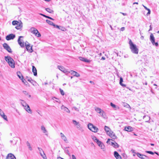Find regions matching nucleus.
Returning a JSON list of instances; mask_svg holds the SVG:
<instances>
[{"mask_svg":"<svg viewBox=\"0 0 159 159\" xmlns=\"http://www.w3.org/2000/svg\"><path fill=\"white\" fill-rule=\"evenodd\" d=\"M28 81L31 83H32V82H34V80L32 79H28Z\"/></svg>","mask_w":159,"mask_h":159,"instance_id":"nucleus-49","label":"nucleus"},{"mask_svg":"<svg viewBox=\"0 0 159 159\" xmlns=\"http://www.w3.org/2000/svg\"><path fill=\"white\" fill-rule=\"evenodd\" d=\"M125 107H126L127 108L130 107V106L127 103H126V105L125 106Z\"/></svg>","mask_w":159,"mask_h":159,"instance_id":"nucleus-52","label":"nucleus"},{"mask_svg":"<svg viewBox=\"0 0 159 159\" xmlns=\"http://www.w3.org/2000/svg\"><path fill=\"white\" fill-rule=\"evenodd\" d=\"M23 36H20L18 39V42L19 45L22 48L24 47V42H22L21 41H23V40L20 39L21 38H23Z\"/></svg>","mask_w":159,"mask_h":159,"instance_id":"nucleus-10","label":"nucleus"},{"mask_svg":"<svg viewBox=\"0 0 159 159\" xmlns=\"http://www.w3.org/2000/svg\"><path fill=\"white\" fill-rule=\"evenodd\" d=\"M7 159H16L15 156L11 153L8 154L7 157Z\"/></svg>","mask_w":159,"mask_h":159,"instance_id":"nucleus-17","label":"nucleus"},{"mask_svg":"<svg viewBox=\"0 0 159 159\" xmlns=\"http://www.w3.org/2000/svg\"><path fill=\"white\" fill-rule=\"evenodd\" d=\"M59 90L60 92V93L63 96L65 94L64 92V91L61 89H59Z\"/></svg>","mask_w":159,"mask_h":159,"instance_id":"nucleus-38","label":"nucleus"},{"mask_svg":"<svg viewBox=\"0 0 159 159\" xmlns=\"http://www.w3.org/2000/svg\"><path fill=\"white\" fill-rule=\"evenodd\" d=\"M72 159H76L75 156L74 155H72Z\"/></svg>","mask_w":159,"mask_h":159,"instance_id":"nucleus-53","label":"nucleus"},{"mask_svg":"<svg viewBox=\"0 0 159 159\" xmlns=\"http://www.w3.org/2000/svg\"><path fill=\"white\" fill-rule=\"evenodd\" d=\"M2 115V117L5 120H7V116H6L4 115V114H3Z\"/></svg>","mask_w":159,"mask_h":159,"instance_id":"nucleus-39","label":"nucleus"},{"mask_svg":"<svg viewBox=\"0 0 159 159\" xmlns=\"http://www.w3.org/2000/svg\"><path fill=\"white\" fill-rule=\"evenodd\" d=\"M46 18L49 19H50V20H54V19L53 18H52V17H50V16H47L46 17Z\"/></svg>","mask_w":159,"mask_h":159,"instance_id":"nucleus-46","label":"nucleus"},{"mask_svg":"<svg viewBox=\"0 0 159 159\" xmlns=\"http://www.w3.org/2000/svg\"><path fill=\"white\" fill-rule=\"evenodd\" d=\"M38 148L39 150V152L40 154V153H42V152L43 153V152H44L42 148H39V147H38Z\"/></svg>","mask_w":159,"mask_h":159,"instance_id":"nucleus-40","label":"nucleus"},{"mask_svg":"<svg viewBox=\"0 0 159 159\" xmlns=\"http://www.w3.org/2000/svg\"><path fill=\"white\" fill-rule=\"evenodd\" d=\"M88 127L90 130L93 132H97L98 130V129L97 127L91 123H89L88 125Z\"/></svg>","mask_w":159,"mask_h":159,"instance_id":"nucleus-3","label":"nucleus"},{"mask_svg":"<svg viewBox=\"0 0 159 159\" xmlns=\"http://www.w3.org/2000/svg\"><path fill=\"white\" fill-rule=\"evenodd\" d=\"M53 26H54V27H56L57 28H59V29H60L59 26L57 25H56L55 24V25H53Z\"/></svg>","mask_w":159,"mask_h":159,"instance_id":"nucleus-50","label":"nucleus"},{"mask_svg":"<svg viewBox=\"0 0 159 159\" xmlns=\"http://www.w3.org/2000/svg\"><path fill=\"white\" fill-rule=\"evenodd\" d=\"M125 28L124 27H122L120 29V30L121 31H123L125 30Z\"/></svg>","mask_w":159,"mask_h":159,"instance_id":"nucleus-55","label":"nucleus"},{"mask_svg":"<svg viewBox=\"0 0 159 159\" xmlns=\"http://www.w3.org/2000/svg\"><path fill=\"white\" fill-rule=\"evenodd\" d=\"M23 93L25 95L28 94V93L26 91H23Z\"/></svg>","mask_w":159,"mask_h":159,"instance_id":"nucleus-48","label":"nucleus"},{"mask_svg":"<svg viewBox=\"0 0 159 159\" xmlns=\"http://www.w3.org/2000/svg\"><path fill=\"white\" fill-rule=\"evenodd\" d=\"M129 44L131 52L134 54H138L139 52V49L137 47L136 45L134 44L130 39L129 41Z\"/></svg>","mask_w":159,"mask_h":159,"instance_id":"nucleus-1","label":"nucleus"},{"mask_svg":"<svg viewBox=\"0 0 159 159\" xmlns=\"http://www.w3.org/2000/svg\"><path fill=\"white\" fill-rule=\"evenodd\" d=\"M17 76L22 81L23 83H24L25 85H27V84L25 83L24 81L25 80L24 79V77L20 71H17Z\"/></svg>","mask_w":159,"mask_h":159,"instance_id":"nucleus-7","label":"nucleus"},{"mask_svg":"<svg viewBox=\"0 0 159 159\" xmlns=\"http://www.w3.org/2000/svg\"><path fill=\"white\" fill-rule=\"evenodd\" d=\"M25 47L26 49L29 52H33V50L32 49V46H31L30 44H26V43Z\"/></svg>","mask_w":159,"mask_h":159,"instance_id":"nucleus-12","label":"nucleus"},{"mask_svg":"<svg viewBox=\"0 0 159 159\" xmlns=\"http://www.w3.org/2000/svg\"><path fill=\"white\" fill-rule=\"evenodd\" d=\"M68 148V147H66L64 148V151L65 153H66V154H67L68 155H70L69 151L67 149Z\"/></svg>","mask_w":159,"mask_h":159,"instance_id":"nucleus-35","label":"nucleus"},{"mask_svg":"<svg viewBox=\"0 0 159 159\" xmlns=\"http://www.w3.org/2000/svg\"><path fill=\"white\" fill-rule=\"evenodd\" d=\"M96 142L98 145L102 149L104 148V146L101 141L98 140Z\"/></svg>","mask_w":159,"mask_h":159,"instance_id":"nucleus-16","label":"nucleus"},{"mask_svg":"<svg viewBox=\"0 0 159 159\" xmlns=\"http://www.w3.org/2000/svg\"><path fill=\"white\" fill-rule=\"evenodd\" d=\"M61 136V139L64 141H67V139L66 137V136L64 135V134L62 133H60Z\"/></svg>","mask_w":159,"mask_h":159,"instance_id":"nucleus-29","label":"nucleus"},{"mask_svg":"<svg viewBox=\"0 0 159 159\" xmlns=\"http://www.w3.org/2000/svg\"><path fill=\"white\" fill-rule=\"evenodd\" d=\"M101 59L103 60H104L105 59V58L104 57H102Z\"/></svg>","mask_w":159,"mask_h":159,"instance_id":"nucleus-60","label":"nucleus"},{"mask_svg":"<svg viewBox=\"0 0 159 159\" xmlns=\"http://www.w3.org/2000/svg\"><path fill=\"white\" fill-rule=\"evenodd\" d=\"M3 46L4 48L8 52L10 53H11L12 52L11 48L7 43H4L3 44Z\"/></svg>","mask_w":159,"mask_h":159,"instance_id":"nucleus-8","label":"nucleus"},{"mask_svg":"<svg viewBox=\"0 0 159 159\" xmlns=\"http://www.w3.org/2000/svg\"><path fill=\"white\" fill-rule=\"evenodd\" d=\"M95 110L97 112L99 113L101 116H103V112L100 108L97 107L95 108Z\"/></svg>","mask_w":159,"mask_h":159,"instance_id":"nucleus-21","label":"nucleus"},{"mask_svg":"<svg viewBox=\"0 0 159 159\" xmlns=\"http://www.w3.org/2000/svg\"><path fill=\"white\" fill-rule=\"evenodd\" d=\"M16 37V35L15 34H11L7 35L6 37V39L9 41L11 39H13Z\"/></svg>","mask_w":159,"mask_h":159,"instance_id":"nucleus-6","label":"nucleus"},{"mask_svg":"<svg viewBox=\"0 0 159 159\" xmlns=\"http://www.w3.org/2000/svg\"><path fill=\"white\" fill-rule=\"evenodd\" d=\"M107 143L111 144V145L115 148L118 147V144L115 141L111 139H108L107 142Z\"/></svg>","mask_w":159,"mask_h":159,"instance_id":"nucleus-5","label":"nucleus"},{"mask_svg":"<svg viewBox=\"0 0 159 159\" xmlns=\"http://www.w3.org/2000/svg\"><path fill=\"white\" fill-rule=\"evenodd\" d=\"M104 129L107 134H109V132H110V131H111L110 128L106 126H105Z\"/></svg>","mask_w":159,"mask_h":159,"instance_id":"nucleus-26","label":"nucleus"},{"mask_svg":"<svg viewBox=\"0 0 159 159\" xmlns=\"http://www.w3.org/2000/svg\"><path fill=\"white\" fill-rule=\"evenodd\" d=\"M19 23V22L17 21L14 20L12 22V24L13 25H18Z\"/></svg>","mask_w":159,"mask_h":159,"instance_id":"nucleus-36","label":"nucleus"},{"mask_svg":"<svg viewBox=\"0 0 159 159\" xmlns=\"http://www.w3.org/2000/svg\"><path fill=\"white\" fill-rule=\"evenodd\" d=\"M22 27V22L19 23L16 26L15 28L17 30H19Z\"/></svg>","mask_w":159,"mask_h":159,"instance_id":"nucleus-27","label":"nucleus"},{"mask_svg":"<svg viewBox=\"0 0 159 159\" xmlns=\"http://www.w3.org/2000/svg\"><path fill=\"white\" fill-rule=\"evenodd\" d=\"M107 135H109L110 137H111V138L113 139H115L117 138V137L116 136L114 133L112 131H110V132H109V134H108Z\"/></svg>","mask_w":159,"mask_h":159,"instance_id":"nucleus-13","label":"nucleus"},{"mask_svg":"<svg viewBox=\"0 0 159 159\" xmlns=\"http://www.w3.org/2000/svg\"><path fill=\"white\" fill-rule=\"evenodd\" d=\"M150 40L152 43H153L155 41V38L152 34H151L150 35Z\"/></svg>","mask_w":159,"mask_h":159,"instance_id":"nucleus-25","label":"nucleus"},{"mask_svg":"<svg viewBox=\"0 0 159 159\" xmlns=\"http://www.w3.org/2000/svg\"><path fill=\"white\" fill-rule=\"evenodd\" d=\"M32 72L34 73V76H37V70L36 68L34 66H32Z\"/></svg>","mask_w":159,"mask_h":159,"instance_id":"nucleus-24","label":"nucleus"},{"mask_svg":"<svg viewBox=\"0 0 159 159\" xmlns=\"http://www.w3.org/2000/svg\"><path fill=\"white\" fill-rule=\"evenodd\" d=\"M121 14H122L124 16L127 15V14L126 13H122V12H121Z\"/></svg>","mask_w":159,"mask_h":159,"instance_id":"nucleus-59","label":"nucleus"},{"mask_svg":"<svg viewBox=\"0 0 159 159\" xmlns=\"http://www.w3.org/2000/svg\"><path fill=\"white\" fill-rule=\"evenodd\" d=\"M144 38V37L143 36H142L141 37V39H143Z\"/></svg>","mask_w":159,"mask_h":159,"instance_id":"nucleus-64","label":"nucleus"},{"mask_svg":"<svg viewBox=\"0 0 159 159\" xmlns=\"http://www.w3.org/2000/svg\"><path fill=\"white\" fill-rule=\"evenodd\" d=\"M110 28H111V30H113V28H112V26H111V25H110Z\"/></svg>","mask_w":159,"mask_h":159,"instance_id":"nucleus-63","label":"nucleus"},{"mask_svg":"<svg viewBox=\"0 0 159 159\" xmlns=\"http://www.w3.org/2000/svg\"><path fill=\"white\" fill-rule=\"evenodd\" d=\"M143 84H145V85H147V82L146 81L145 83H143Z\"/></svg>","mask_w":159,"mask_h":159,"instance_id":"nucleus-61","label":"nucleus"},{"mask_svg":"<svg viewBox=\"0 0 159 159\" xmlns=\"http://www.w3.org/2000/svg\"><path fill=\"white\" fill-rule=\"evenodd\" d=\"M20 101H21V103L22 105L24 107H25L27 106L28 105L27 103L25 102L22 100H20Z\"/></svg>","mask_w":159,"mask_h":159,"instance_id":"nucleus-28","label":"nucleus"},{"mask_svg":"<svg viewBox=\"0 0 159 159\" xmlns=\"http://www.w3.org/2000/svg\"><path fill=\"white\" fill-rule=\"evenodd\" d=\"M148 12L147 13V15H148V14H150V12H151V11L149 9L148 10Z\"/></svg>","mask_w":159,"mask_h":159,"instance_id":"nucleus-56","label":"nucleus"},{"mask_svg":"<svg viewBox=\"0 0 159 159\" xmlns=\"http://www.w3.org/2000/svg\"><path fill=\"white\" fill-rule=\"evenodd\" d=\"M73 123L74 125H79V122L76 121V120H72Z\"/></svg>","mask_w":159,"mask_h":159,"instance_id":"nucleus-37","label":"nucleus"},{"mask_svg":"<svg viewBox=\"0 0 159 159\" xmlns=\"http://www.w3.org/2000/svg\"><path fill=\"white\" fill-rule=\"evenodd\" d=\"M110 105L113 107V108H116V106L113 104L112 103V102H111L110 103Z\"/></svg>","mask_w":159,"mask_h":159,"instance_id":"nucleus-42","label":"nucleus"},{"mask_svg":"<svg viewBox=\"0 0 159 159\" xmlns=\"http://www.w3.org/2000/svg\"><path fill=\"white\" fill-rule=\"evenodd\" d=\"M146 152L147 153L152 154L153 155L154 154V153L151 151H146Z\"/></svg>","mask_w":159,"mask_h":159,"instance_id":"nucleus-41","label":"nucleus"},{"mask_svg":"<svg viewBox=\"0 0 159 159\" xmlns=\"http://www.w3.org/2000/svg\"><path fill=\"white\" fill-rule=\"evenodd\" d=\"M3 114H4L3 112L1 109H0V115L1 116H2Z\"/></svg>","mask_w":159,"mask_h":159,"instance_id":"nucleus-47","label":"nucleus"},{"mask_svg":"<svg viewBox=\"0 0 159 159\" xmlns=\"http://www.w3.org/2000/svg\"><path fill=\"white\" fill-rule=\"evenodd\" d=\"M114 155L116 159H122L121 156L116 151H115L114 152Z\"/></svg>","mask_w":159,"mask_h":159,"instance_id":"nucleus-14","label":"nucleus"},{"mask_svg":"<svg viewBox=\"0 0 159 159\" xmlns=\"http://www.w3.org/2000/svg\"><path fill=\"white\" fill-rule=\"evenodd\" d=\"M93 139L95 142L97 141L98 139H97L95 137H93Z\"/></svg>","mask_w":159,"mask_h":159,"instance_id":"nucleus-43","label":"nucleus"},{"mask_svg":"<svg viewBox=\"0 0 159 159\" xmlns=\"http://www.w3.org/2000/svg\"><path fill=\"white\" fill-rule=\"evenodd\" d=\"M45 9L46 11H47V12H48L49 13H53L54 12L51 9L49 8H45Z\"/></svg>","mask_w":159,"mask_h":159,"instance_id":"nucleus-30","label":"nucleus"},{"mask_svg":"<svg viewBox=\"0 0 159 159\" xmlns=\"http://www.w3.org/2000/svg\"><path fill=\"white\" fill-rule=\"evenodd\" d=\"M30 31L32 33L35 34L36 36L39 37L41 36L38 30L34 27H32L30 29Z\"/></svg>","mask_w":159,"mask_h":159,"instance_id":"nucleus-4","label":"nucleus"},{"mask_svg":"<svg viewBox=\"0 0 159 159\" xmlns=\"http://www.w3.org/2000/svg\"><path fill=\"white\" fill-rule=\"evenodd\" d=\"M124 130L129 132H130L133 130V128L131 126H128L125 127V128Z\"/></svg>","mask_w":159,"mask_h":159,"instance_id":"nucleus-22","label":"nucleus"},{"mask_svg":"<svg viewBox=\"0 0 159 159\" xmlns=\"http://www.w3.org/2000/svg\"><path fill=\"white\" fill-rule=\"evenodd\" d=\"M138 4V3L137 2H135L133 3V4Z\"/></svg>","mask_w":159,"mask_h":159,"instance_id":"nucleus-62","label":"nucleus"},{"mask_svg":"<svg viewBox=\"0 0 159 159\" xmlns=\"http://www.w3.org/2000/svg\"><path fill=\"white\" fill-rule=\"evenodd\" d=\"M46 21L47 23L48 24H49L50 25H52V26L55 25L54 24L52 21H51L49 20H46Z\"/></svg>","mask_w":159,"mask_h":159,"instance_id":"nucleus-32","label":"nucleus"},{"mask_svg":"<svg viewBox=\"0 0 159 159\" xmlns=\"http://www.w3.org/2000/svg\"><path fill=\"white\" fill-rule=\"evenodd\" d=\"M136 155L142 159H149V157L145 155H142L139 152L136 153Z\"/></svg>","mask_w":159,"mask_h":159,"instance_id":"nucleus-11","label":"nucleus"},{"mask_svg":"<svg viewBox=\"0 0 159 159\" xmlns=\"http://www.w3.org/2000/svg\"><path fill=\"white\" fill-rule=\"evenodd\" d=\"M143 6L146 10H148L149 9V8H148L144 6V5H143Z\"/></svg>","mask_w":159,"mask_h":159,"instance_id":"nucleus-54","label":"nucleus"},{"mask_svg":"<svg viewBox=\"0 0 159 159\" xmlns=\"http://www.w3.org/2000/svg\"><path fill=\"white\" fill-rule=\"evenodd\" d=\"M40 155L43 159H47V157L44 152L42 153H40Z\"/></svg>","mask_w":159,"mask_h":159,"instance_id":"nucleus-33","label":"nucleus"},{"mask_svg":"<svg viewBox=\"0 0 159 159\" xmlns=\"http://www.w3.org/2000/svg\"><path fill=\"white\" fill-rule=\"evenodd\" d=\"M73 109H74L75 111H79V109L78 108H77V107H73Z\"/></svg>","mask_w":159,"mask_h":159,"instance_id":"nucleus-45","label":"nucleus"},{"mask_svg":"<svg viewBox=\"0 0 159 159\" xmlns=\"http://www.w3.org/2000/svg\"><path fill=\"white\" fill-rule=\"evenodd\" d=\"M152 25H151L150 26V29L149 30V31H150V30H151L152 29Z\"/></svg>","mask_w":159,"mask_h":159,"instance_id":"nucleus-57","label":"nucleus"},{"mask_svg":"<svg viewBox=\"0 0 159 159\" xmlns=\"http://www.w3.org/2000/svg\"><path fill=\"white\" fill-rule=\"evenodd\" d=\"M71 74L74 76H75L77 77H79L80 76V75L76 71L71 70Z\"/></svg>","mask_w":159,"mask_h":159,"instance_id":"nucleus-23","label":"nucleus"},{"mask_svg":"<svg viewBox=\"0 0 159 159\" xmlns=\"http://www.w3.org/2000/svg\"><path fill=\"white\" fill-rule=\"evenodd\" d=\"M61 110H63L64 111H66L68 113H70V111L69 109L66 107L64 106V105H62L61 107Z\"/></svg>","mask_w":159,"mask_h":159,"instance_id":"nucleus-18","label":"nucleus"},{"mask_svg":"<svg viewBox=\"0 0 159 159\" xmlns=\"http://www.w3.org/2000/svg\"><path fill=\"white\" fill-rule=\"evenodd\" d=\"M24 108L28 113L30 114L32 113V111L30 109V107L29 105L25 107H24Z\"/></svg>","mask_w":159,"mask_h":159,"instance_id":"nucleus-15","label":"nucleus"},{"mask_svg":"<svg viewBox=\"0 0 159 159\" xmlns=\"http://www.w3.org/2000/svg\"><path fill=\"white\" fill-rule=\"evenodd\" d=\"M79 59L80 60L85 62L89 63L90 62V61L89 60H88L84 57H79Z\"/></svg>","mask_w":159,"mask_h":159,"instance_id":"nucleus-20","label":"nucleus"},{"mask_svg":"<svg viewBox=\"0 0 159 159\" xmlns=\"http://www.w3.org/2000/svg\"><path fill=\"white\" fill-rule=\"evenodd\" d=\"M77 125V128H79L80 127V125L79 123V125Z\"/></svg>","mask_w":159,"mask_h":159,"instance_id":"nucleus-58","label":"nucleus"},{"mask_svg":"<svg viewBox=\"0 0 159 159\" xmlns=\"http://www.w3.org/2000/svg\"><path fill=\"white\" fill-rule=\"evenodd\" d=\"M5 59L7 61L9 66L12 68H15V63L13 59L10 56H6L5 57Z\"/></svg>","mask_w":159,"mask_h":159,"instance_id":"nucleus-2","label":"nucleus"},{"mask_svg":"<svg viewBox=\"0 0 159 159\" xmlns=\"http://www.w3.org/2000/svg\"><path fill=\"white\" fill-rule=\"evenodd\" d=\"M131 152H132L133 153H134L135 154H136V153H137V152H135V150H133V149H132L131 150Z\"/></svg>","mask_w":159,"mask_h":159,"instance_id":"nucleus-51","label":"nucleus"},{"mask_svg":"<svg viewBox=\"0 0 159 159\" xmlns=\"http://www.w3.org/2000/svg\"><path fill=\"white\" fill-rule=\"evenodd\" d=\"M26 144H27V146L28 147V148H29V149L31 151L32 150V148L31 147L30 144L29 142L27 141L26 142Z\"/></svg>","mask_w":159,"mask_h":159,"instance_id":"nucleus-34","label":"nucleus"},{"mask_svg":"<svg viewBox=\"0 0 159 159\" xmlns=\"http://www.w3.org/2000/svg\"><path fill=\"white\" fill-rule=\"evenodd\" d=\"M58 68L59 70L66 74H68L70 73V72L67 70L65 69L64 68L63 66H58Z\"/></svg>","mask_w":159,"mask_h":159,"instance_id":"nucleus-9","label":"nucleus"},{"mask_svg":"<svg viewBox=\"0 0 159 159\" xmlns=\"http://www.w3.org/2000/svg\"><path fill=\"white\" fill-rule=\"evenodd\" d=\"M123 82V79L122 77H120V84L122 86L125 87L126 86V85L125 84H123L122 83Z\"/></svg>","mask_w":159,"mask_h":159,"instance_id":"nucleus-31","label":"nucleus"},{"mask_svg":"<svg viewBox=\"0 0 159 159\" xmlns=\"http://www.w3.org/2000/svg\"><path fill=\"white\" fill-rule=\"evenodd\" d=\"M153 45H155L157 47L158 45V44L157 42H154V43H152Z\"/></svg>","mask_w":159,"mask_h":159,"instance_id":"nucleus-44","label":"nucleus"},{"mask_svg":"<svg viewBox=\"0 0 159 159\" xmlns=\"http://www.w3.org/2000/svg\"><path fill=\"white\" fill-rule=\"evenodd\" d=\"M41 129L43 131V132L45 134V135H47L48 131L43 125L41 126Z\"/></svg>","mask_w":159,"mask_h":159,"instance_id":"nucleus-19","label":"nucleus"}]
</instances>
